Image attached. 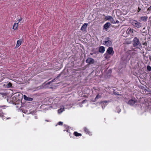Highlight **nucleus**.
Returning a JSON list of instances; mask_svg holds the SVG:
<instances>
[{"label": "nucleus", "mask_w": 151, "mask_h": 151, "mask_svg": "<svg viewBox=\"0 0 151 151\" xmlns=\"http://www.w3.org/2000/svg\"><path fill=\"white\" fill-rule=\"evenodd\" d=\"M105 50V48L103 46H100L99 48V52H100L102 53H104Z\"/></svg>", "instance_id": "obj_10"}, {"label": "nucleus", "mask_w": 151, "mask_h": 151, "mask_svg": "<svg viewBox=\"0 0 151 151\" xmlns=\"http://www.w3.org/2000/svg\"><path fill=\"white\" fill-rule=\"evenodd\" d=\"M24 99L26 100L29 101H32L33 100L32 98L28 97L25 95L24 96Z\"/></svg>", "instance_id": "obj_13"}, {"label": "nucleus", "mask_w": 151, "mask_h": 151, "mask_svg": "<svg viewBox=\"0 0 151 151\" xmlns=\"http://www.w3.org/2000/svg\"><path fill=\"white\" fill-rule=\"evenodd\" d=\"M84 132L88 134H89L90 133V132L89 131L88 129L86 127H84Z\"/></svg>", "instance_id": "obj_18"}, {"label": "nucleus", "mask_w": 151, "mask_h": 151, "mask_svg": "<svg viewBox=\"0 0 151 151\" xmlns=\"http://www.w3.org/2000/svg\"><path fill=\"white\" fill-rule=\"evenodd\" d=\"M128 32L129 33H132L133 32V30L130 29L129 30H128Z\"/></svg>", "instance_id": "obj_25"}, {"label": "nucleus", "mask_w": 151, "mask_h": 151, "mask_svg": "<svg viewBox=\"0 0 151 151\" xmlns=\"http://www.w3.org/2000/svg\"><path fill=\"white\" fill-rule=\"evenodd\" d=\"M88 24L87 23H85L82 26L81 28V30L83 31H85L87 28Z\"/></svg>", "instance_id": "obj_9"}, {"label": "nucleus", "mask_w": 151, "mask_h": 151, "mask_svg": "<svg viewBox=\"0 0 151 151\" xmlns=\"http://www.w3.org/2000/svg\"><path fill=\"white\" fill-rule=\"evenodd\" d=\"M121 111V110H120L119 111H118V113H119Z\"/></svg>", "instance_id": "obj_37"}, {"label": "nucleus", "mask_w": 151, "mask_h": 151, "mask_svg": "<svg viewBox=\"0 0 151 151\" xmlns=\"http://www.w3.org/2000/svg\"><path fill=\"white\" fill-rule=\"evenodd\" d=\"M86 62L89 64H92L94 63L95 61L93 59L88 58L86 60Z\"/></svg>", "instance_id": "obj_7"}, {"label": "nucleus", "mask_w": 151, "mask_h": 151, "mask_svg": "<svg viewBox=\"0 0 151 151\" xmlns=\"http://www.w3.org/2000/svg\"><path fill=\"white\" fill-rule=\"evenodd\" d=\"M101 97V96L99 94H98L95 98V100L96 101Z\"/></svg>", "instance_id": "obj_21"}, {"label": "nucleus", "mask_w": 151, "mask_h": 151, "mask_svg": "<svg viewBox=\"0 0 151 151\" xmlns=\"http://www.w3.org/2000/svg\"><path fill=\"white\" fill-rule=\"evenodd\" d=\"M22 20V18H20V19H19L18 20L19 22L21 21Z\"/></svg>", "instance_id": "obj_32"}, {"label": "nucleus", "mask_w": 151, "mask_h": 151, "mask_svg": "<svg viewBox=\"0 0 151 151\" xmlns=\"http://www.w3.org/2000/svg\"><path fill=\"white\" fill-rule=\"evenodd\" d=\"M4 106H0V107H2V108H3V107H4Z\"/></svg>", "instance_id": "obj_36"}, {"label": "nucleus", "mask_w": 151, "mask_h": 151, "mask_svg": "<svg viewBox=\"0 0 151 151\" xmlns=\"http://www.w3.org/2000/svg\"><path fill=\"white\" fill-rule=\"evenodd\" d=\"M130 56L128 53H125L122 58V60L124 61H128L130 59Z\"/></svg>", "instance_id": "obj_4"}, {"label": "nucleus", "mask_w": 151, "mask_h": 151, "mask_svg": "<svg viewBox=\"0 0 151 151\" xmlns=\"http://www.w3.org/2000/svg\"><path fill=\"white\" fill-rule=\"evenodd\" d=\"M143 45H147V43L145 42L144 43H143Z\"/></svg>", "instance_id": "obj_34"}, {"label": "nucleus", "mask_w": 151, "mask_h": 151, "mask_svg": "<svg viewBox=\"0 0 151 151\" xmlns=\"http://www.w3.org/2000/svg\"><path fill=\"white\" fill-rule=\"evenodd\" d=\"M111 24L109 22L106 23L104 25V29H105L106 31L107 30V29L110 26Z\"/></svg>", "instance_id": "obj_8"}, {"label": "nucleus", "mask_w": 151, "mask_h": 151, "mask_svg": "<svg viewBox=\"0 0 151 151\" xmlns=\"http://www.w3.org/2000/svg\"><path fill=\"white\" fill-rule=\"evenodd\" d=\"M18 23H15L14 24V25L13 26V28L14 29H17V27H18Z\"/></svg>", "instance_id": "obj_16"}, {"label": "nucleus", "mask_w": 151, "mask_h": 151, "mask_svg": "<svg viewBox=\"0 0 151 151\" xmlns=\"http://www.w3.org/2000/svg\"><path fill=\"white\" fill-rule=\"evenodd\" d=\"M114 91H115V90H114L113 92H114V94H115V95H121L120 94H119V93L118 92H115Z\"/></svg>", "instance_id": "obj_27"}, {"label": "nucleus", "mask_w": 151, "mask_h": 151, "mask_svg": "<svg viewBox=\"0 0 151 151\" xmlns=\"http://www.w3.org/2000/svg\"><path fill=\"white\" fill-rule=\"evenodd\" d=\"M0 116L3 118V120H4L5 119V118H4V114L3 113L0 112Z\"/></svg>", "instance_id": "obj_23"}, {"label": "nucleus", "mask_w": 151, "mask_h": 151, "mask_svg": "<svg viewBox=\"0 0 151 151\" xmlns=\"http://www.w3.org/2000/svg\"><path fill=\"white\" fill-rule=\"evenodd\" d=\"M148 17L147 16H143L141 17L140 19L139 20V21H146L147 20Z\"/></svg>", "instance_id": "obj_12"}, {"label": "nucleus", "mask_w": 151, "mask_h": 151, "mask_svg": "<svg viewBox=\"0 0 151 151\" xmlns=\"http://www.w3.org/2000/svg\"><path fill=\"white\" fill-rule=\"evenodd\" d=\"M111 22L113 24H115V21H114L113 18L112 17V18L110 20Z\"/></svg>", "instance_id": "obj_24"}, {"label": "nucleus", "mask_w": 151, "mask_h": 151, "mask_svg": "<svg viewBox=\"0 0 151 151\" xmlns=\"http://www.w3.org/2000/svg\"><path fill=\"white\" fill-rule=\"evenodd\" d=\"M65 108L64 107H61L58 110V113L59 114L61 113L63 111H64Z\"/></svg>", "instance_id": "obj_15"}, {"label": "nucleus", "mask_w": 151, "mask_h": 151, "mask_svg": "<svg viewBox=\"0 0 151 151\" xmlns=\"http://www.w3.org/2000/svg\"><path fill=\"white\" fill-rule=\"evenodd\" d=\"M93 52H91L90 53V54L91 55H93V54H94Z\"/></svg>", "instance_id": "obj_33"}, {"label": "nucleus", "mask_w": 151, "mask_h": 151, "mask_svg": "<svg viewBox=\"0 0 151 151\" xmlns=\"http://www.w3.org/2000/svg\"><path fill=\"white\" fill-rule=\"evenodd\" d=\"M58 124L59 125H62L63 124V122H58Z\"/></svg>", "instance_id": "obj_28"}, {"label": "nucleus", "mask_w": 151, "mask_h": 151, "mask_svg": "<svg viewBox=\"0 0 151 151\" xmlns=\"http://www.w3.org/2000/svg\"><path fill=\"white\" fill-rule=\"evenodd\" d=\"M7 88H12V84L10 82H9L6 85Z\"/></svg>", "instance_id": "obj_19"}, {"label": "nucleus", "mask_w": 151, "mask_h": 151, "mask_svg": "<svg viewBox=\"0 0 151 151\" xmlns=\"http://www.w3.org/2000/svg\"><path fill=\"white\" fill-rule=\"evenodd\" d=\"M138 12L141 10V9L139 7L138 8Z\"/></svg>", "instance_id": "obj_31"}, {"label": "nucleus", "mask_w": 151, "mask_h": 151, "mask_svg": "<svg viewBox=\"0 0 151 151\" xmlns=\"http://www.w3.org/2000/svg\"><path fill=\"white\" fill-rule=\"evenodd\" d=\"M110 55L109 54H107L106 53H105L104 55V58L106 60L109 59L111 57Z\"/></svg>", "instance_id": "obj_14"}, {"label": "nucleus", "mask_w": 151, "mask_h": 151, "mask_svg": "<svg viewBox=\"0 0 151 151\" xmlns=\"http://www.w3.org/2000/svg\"><path fill=\"white\" fill-rule=\"evenodd\" d=\"M119 21H118V20H116V22H115V24L117 23H119Z\"/></svg>", "instance_id": "obj_29"}, {"label": "nucleus", "mask_w": 151, "mask_h": 151, "mask_svg": "<svg viewBox=\"0 0 151 151\" xmlns=\"http://www.w3.org/2000/svg\"><path fill=\"white\" fill-rule=\"evenodd\" d=\"M22 41V40L21 39L17 40V43L16 47H15L16 48H17L21 45Z\"/></svg>", "instance_id": "obj_11"}, {"label": "nucleus", "mask_w": 151, "mask_h": 151, "mask_svg": "<svg viewBox=\"0 0 151 151\" xmlns=\"http://www.w3.org/2000/svg\"><path fill=\"white\" fill-rule=\"evenodd\" d=\"M112 18V17L111 16H107L105 17V19H106L110 20Z\"/></svg>", "instance_id": "obj_20"}, {"label": "nucleus", "mask_w": 151, "mask_h": 151, "mask_svg": "<svg viewBox=\"0 0 151 151\" xmlns=\"http://www.w3.org/2000/svg\"><path fill=\"white\" fill-rule=\"evenodd\" d=\"M73 134L76 137H78L82 136V134H81L79 133L76 132H74Z\"/></svg>", "instance_id": "obj_17"}, {"label": "nucleus", "mask_w": 151, "mask_h": 151, "mask_svg": "<svg viewBox=\"0 0 151 151\" xmlns=\"http://www.w3.org/2000/svg\"><path fill=\"white\" fill-rule=\"evenodd\" d=\"M106 52L109 54L112 55L114 53L113 48L111 47H109L106 51Z\"/></svg>", "instance_id": "obj_6"}, {"label": "nucleus", "mask_w": 151, "mask_h": 151, "mask_svg": "<svg viewBox=\"0 0 151 151\" xmlns=\"http://www.w3.org/2000/svg\"><path fill=\"white\" fill-rule=\"evenodd\" d=\"M137 100L135 98H132L129 100L128 102V104L131 106L134 105L137 102Z\"/></svg>", "instance_id": "obj_5"}, {"label": "nucleus", "mask_w": 151, "mask_h": 151, "mask_svg": "<svg viewBox=\"0 0 151 151\" xmlns=\"http://www.w3.org/2000/svg\"><path fill=\"white\" fill-rule=\"evenodd\" d=\"M147 70L149 71H151V67L150 66L148 65L147 67Z\"/></svg>", "instance_id": "obj_26"}, {"label": "nucleus", "mask_w": 151, "mask_h": 151, "mask_svg": "<svg viewBox=\"0 0 151 151\" xmlns=\"http://www.w3.org/2000/svg\"><path fill=\"white\" fill-rule=\"evenodd\" d=\"M148 10H151V6H150L149 8L148 9Z\"/></svg>", "instance_id": "obj_30"}, {"label": "nucleus", "mask_w": 151, "mask_h": 151, "mask_svg": "<svg viewBox=\"0 0 151 151\" xmlns=\"http://www.w3.org/2000/svg\"><path fill=\"white\" fill-rule=\"evenodd\" d=\"M92 52H93L94 54H98L99 52L98 51H96L95 50L93 49L92 50Z\"/></svg>", "instance_id": "obj_22"}, {"label": "nucleus", "mask_w": 151, "mask_h": 151, "mask_svg": "<svg viewBox=\"0 0 151 151\" xmlns=\"http://www.w3.org/2000/svg\"><path fill=\"white\" fill-rule=\"evenodd\" d=\"M66 131H67V132H68V130H67Z\"/></svg>", "instance_id": "obj_39"}, {"label": "nucleus", "mask_w": 151, "mask_h": 151, "mask_svg": "<svg viewBox=\"0 0 151 151\" xmlns=\"http://www.w3.org/2000/svg\"><path fill=\"white\" fill-rule=\"evenodd\" d=\"M109 38L108 37L106 38H105L106 40L103 42L104 44L107 46L111 45L112 42L111 40H109Z\"/></svg>", "instance_id": "obj_3"}, {"label": "nucleus", "mask_w": 151, "mask_h": 151, "mask_svg": "<svg viewBox=\"0 0 151 151\" xmlns=\"http://www.w3.org/2000/svg\"><path fill=\"white\" fill-rule=\"evenodd\" d=\"M133 45L134 47L139 48L141 47V45L139 40L137 37H135L133 40Z\"/></svg>", "instance_id": "obj_1"}, {"label": "nucleus", "mask_w": 151, "mask_h": 151, "mask_svg": "<svg viewBox=\"0 0 151 151\" xmlns=\"http://www.w3.org/2000/svg\"><path fill=\"white\" fill-rule=\"evenodd\" d=\"M11 119V118L10 117H8V118H6V119Z\"/></svg>", "instance_id": "obj_35"}, {"label": "nucleus", "mask_w": 151, "mask_h": 151, "mask_svg": "<svg viewBox=\"0 0 151 151\" xmlns=\"http://www.w3.org/2000/svg\"><path fill=\"white\" fill-rule=\"evenodd\" d=\"M131 23L133 26L137 28H140L142 26V24L135 20H132Z\"/></svg>", "instance_id": "obj_2"}, {"label": "nucleus", "mask_w": 151, "mask_h": 151, "mask_svg": "<svg viewBox=\"0 0 151 151\" xmlns=\"http://www.w3.org/2000/svg\"><path fill=\"white\" fill-rule=\"evenodd\" d=\"M66 131V130H64V131Z\"/></svg>", "instance_id": "obj_38"}]
</instances>
